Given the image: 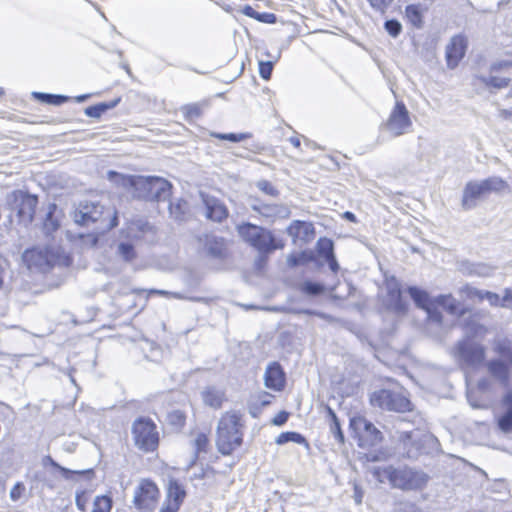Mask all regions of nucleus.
Here are the masks:
<instances>
[{"mask_svg": "<svg viewBox=\"0 0 512 512\" xmlns=\"http://www.w3.org/2000/svg\"><path fill=\"white\" fill-rule=\"evenodd\" d=\"M349 426L355 438H357L358 446L361 448L376 446L383 439L381 431L363 416L352 417Z\"/></svg>", "mask_w": 512, "mask_h": 512, "instance_id": "nucleus-8", "label": "nucleus"}, {"mask_svg": "<svg viewBox=\"0 0 512 512\" xmlns=\"http://www.w3.org/2000/svg\"><path fill=\"white\" fill-rule=\"evenodd\" d=\"M56 212L57 206L55 204H51L43 223V230L47 236H51L60 227V221L56 215Z\"/></svg>", "mask_w": 512, "mask_h": 512, "instance_id": "nucleus-31", "label": "nucleus"}, {"mask_svg": "<svg viewBox=\"0 0 512 512\" xmlns=\"http://www.w3.org/2000/svg\"><path fill=\"white\" fill-rule=\"evenodd\" d=\"M499 117L504 120H509L512 118V108L511 109H499Z\"/></svg>", "mask_w": 512, "mask_h": 512, "instance_id": "nucleus-64", "label": "nucleus"}, {"mask_svg": "<svg viewBox=\"0 0 512 512\" xmlns=\"http://www.w3.org/2000/svg\"><path fill=\"white\" fill-rule=\"evenodd\" d=\"M313 232L311 224L303 221L296 220L287 228V233L294 240L307 238Z\"/></svg>", "mask_w": 512, "mask_h": 512, "instance_id": "nucleus-30", "label": "nucleus"}, {"mask_svg": "<svg viewBox=\"0 0 512 512\" xmlns=\"http://www.w3.org/2000/svg\"><path fill=\"white\" fill-rule=\"evenodd\" d=\"M325 260L327 261L328 265H329V268L334 272L336 273L338 270H339V264L335 258V255H332L331 257H327L325 258Z\"/></svg>", "mask_w": 512, "mask_h": 512, "instance_id": "nucleus-62", "label": "nucleus"}, {"mask_svg": "<svg viewBox=\"0 0 512 512\" xmlns=\"http://www.w3.org/2000/svg\"><path fill=\"white\" fill-rule=\"evenodd\" d=\"M240 415L233 413L224 414L217 428V447L219 452L229 455L242 443L240 432Z\"/></svg>", "mask_w": 512, "mask_h": 512, "instance_id": "nucleus-6", "label": "nucleus"}, {"mask_svg": "<svg viewBox=\"0 0 512 512\" xmlns=\"http://www.w3.org/2000/svg\"><path fill=\"white\" fill-rule=\"evenodd\" d=\"M112 501L107 496H97L93 502L92 512H110Z\"/></svg>", "mask_w": 512, "mask_h": 512, "instance_id": "nucleus-38", "label": "nucleus"}, {"mask_svg": "<svg viewBox=\"0 0 512 512\" xmlns=\"http://www.w3.org/2000/svg\"><path fill=\"white\" fill-rule=\"evenodd\" d=\"M501 306L512 309V289L505 290V294L502 297Z\"/></svg>", "mask_w": 512, "mask_h": 512, "instance_id": "nucleus-59", "label": "nucleus"}, {"mask_svg": "<svg viewBox=\"0 0 512 512\" xmlns=\"http://www.w3.org/2000/svg\"><path fill=\"white\" fill-rule=\"evenodd\" d=\"M383 127L394 137L406 134L411 130L410 113L403 102H396Z\"/></svg>", "mask_w": 512, "mask_h": 512, "instance_id": "nucleus-11", "label": "nucleus"}, {"mask_svg": "<svg viewBox=\"0 0 512 512\" xmlns=\"http://www.w3.org/2000/svg\"><path fill=\"white\" fill-rule=\"evenodd\" d=\"M435 303L442 306L451 315H463L465 309L452 295H439L435 298Z\"/></svg>", "mask_w": 512, "mask_h": 512, "instance_id": "nucleus-25", "label": "nucleus"}, {"mask_svg": "<svg viewBox=\"0 0 512 512\" xmlns=\"http://www.w3.org/2000/svg\"><path fill=\"white\" fill-rule=\"evenodd\" d=\"M456 356L466 366L475 367L484 361L485 349L480 344L462 341L456 347Z\"/></svg>", "mask_w": 512, "mask_h": 512, "instance_id": "nucleus-13", "label": "nucleus"}, {"mask_svg": "<svg viewBox=\"0 0 512 512\" xmlns=\"http://www.w3.org/2000/svg\"><path fill=\"white\" fill-rule=\"evenodd\" d=\"M289 414L285 411L279 412L272 420V424L276 426H281L285 424L288 420Z\"/></svg>", "mask_w": 512, "mask_h": 512, "instance_id": "nucleus-57", "label": "nucleus"}, {"mask_svg": "<svg viewBox=\"0 0 512 512\" xmlns=\"http://www.w3.org/2000/svg\"><path fill=\"white\" fill-rule=\"evenodd\" d=\"M251 208L262 217L271 220L277 218H288L290 216L289 208L283 204H265L259 200H254L251 203Z\"/></svg>", "mask_w": 512, "mask_h": 512, "instance_id": "nucleus-18", "label": "nucleus"}, {"mask_svg": "<svg viewBox=\"0 0 512 512\" xmlns=\"http://www.w3.org/2000/svg\"><path fill=\"white\" fill-rule=\"evenodd\" d=\"M130 238L142 239L150 242L154 239L155 228L148 221L144 219H138L130 222Z\"/></svg>", "mask_w": 512, "mask_h": 512, "instance_id": "nucleus-22", "label": "nucleus"}, {"mask_svg": "<svg viewBox=\"0 0 512 512\" xmlns=\"http://www.w3.org/2000/svg\"><path fill=\"white\" fill-rule=\"evenodd\" d=\"M265 386L269 389L280 391L283 389L285 384L284 372L281 366L274 362L270 364L265 372L264 376Z\"/></svg>", "mask_w": 512, "mask_h": 512, "instance_id": "nucleus-21", "label": "nucleus"}, {"mask_svg": "<svg viewBox=\"0 0 512 512\" xmlns=\"http://www.w3.org/2000/svg\"><path fill=\"white\" fill-rule=\"evenodd\" d=\"M43 464L44 465L49 464L52 467L58 469L62 473L63 477L65 479H67V480L71 479V476L73 474L88 475V476H92L93 475V470L92 469H87V470H70L68 468H65V467L59 465L56 461H54L51 456L44 457Z\"/></svg>", "mask_w": 512, "mask_h": 512, "instance_id": "nucleus-35", "label": "nucleus"}, {"mask_svg": "<svg viewBox=\"0 0 512 512\" xmlns=\"http://www.w3.org/2000/svg\"><path fill=\"white\" fill-rule=\"evenodd\" d=\"M169 216L175 221H183L188 212V203L183 199H175L169 202Z\"/></svg>", "mask_w": 512, "mask_h": 512, "instance_id": "nucleus-33", "label": "nucleus"}, {"mask_svg": "<svg viewBox=\"0 0 512 512\" xmlns=\"http://www.w3.org/2000/svg\"><path fill=\"white\" fill-rule=\"evenodd\" d=\"M75 503L79 511L85 512L88 503L87 494L85 491L77 492L75 497Z\"/></svg>", "mask_w": 512, "mask_h": 512, "instance_id": "nucleus-53", "label": "nucleus"}, {"mask_svg": "<svg viewBox=\"0 0 512 512\" xmlns=\"http://www.w3.org/2000/svg\"><path fill=\"white\" fill-rule=\"evenodd\" d=\"M461 294L465 295L468 299H478L479 301L483 300V294L485 291L479 290L475 287H472L470 285H466L460 290Z\"/></svg>", "mask_w": 512, "mask_h": 512, "instance_id": "nucleus-44", "label": "nucleus"}, {"mask_svg": "<svg viewBox=\"0 0 512 512\" xmlns=\"http://www.w3.org/2000/svg\"><path fill=\"white\" fill-rule=\"evenodd\" d=\"M275 442L278 445H283L288 442L307 445L305 437L297 432H283L276 438Z\"/></svg>", "mask_w": 512, "mask_h": 512, "instance_id": "nucleus-37", "label": "nucleus"}, {"mask_svg": "<svg viewBox=\"0 0 512 512\" xmlns=\"http://www.w3.org/2000/svg\"><path fill=\"white\" fill-rule=\"evenodd\" d=\"M466 51V40L463 36L457 35L451 38L446 46L447 66L454 69L464 57Z\"/></svg>", "mask_w": 512, "mask_h": 512, "instance_id": "nucleus-19", "label": "nucleus"}, {"mask_svg": "<svg viewBox=\"0 0 512 512\" xmlns=\"http://www.w3.org/2000/svg\"><path fill=\"white\" fill-rule=\"evenodd\" d=\"M428 314V318L432 321L440 323L442 320V315L440 312L434 309V305L430 306V310H425Z\"/></svg>", "mask_w": 512, "mask_h": 512, "instance_id": "nucleus-60", "label": "nucleus"}, {"mask_svg": "<svg viewBox=\"0 0 512 512\" xmlns=\"http://www.w3.org/2000/svg\"><path fill=\"white\" fill-rule=\"evenodd\" d=\"M148 292L146 290H132L130 291V295L134 296V303L133 306L137 308L138 313L140 310H142L148 301Z\"/></svg>", "mask_w": 512, "mask_h": 512, "instance_id": "nucleus-40", "label": "nucleus"}, {"mask_svg": "<svg viewBox=\"0 0 512 512\" xmlns=\"http://www.w3.org/2000/svg\"><path fill=\"white\" fill-rule=\"evenodd\" d=\"M204 245L207 253L215 258H221L225 252V242L223 238L214 235H205Z\"/></svg>", "mask_w": 512, "mask_h": 512, "instance_id": "nucleus-24", "label": "nucleus"}, {"mask_svg": "<svg viewBox=\"0 0 512 512\" xmlns=\"http://www.w3.org/2000/svg\"><path fill=\"white\" fill-rule=\"evenodd\" d=\"M241 12H242L245 16L250 17V18H253V19H255V16H256V13H257V11H255V10H254L251 6H249V5H245V6L242 8Z\"/></svg>", "mask_w": 512, "mask_h": 512, "instance_id": "nucleus-63", "label": "nucleus"}, {"mask_svg": "<svg viewBox=\"0 0 512 512\" xmlns=\"http://www.w3.org/2000/svg\"><path fill=\"white\" fill-rule=\"evenodd\" d=\"M205 217L214 222H222L228 217V209L218 198L200 192Z\"/></svg>", "mask_w": 512, "mask_h": 512, "instance_id": "nucleus-15", "label": "nucleus"}, {"mask_svg": "<svg viewBox=\"0 0 512 512\" xmlns=\"http://www.w3.org/2000/svg\"><path fill=\"white\" fill-rule=\"evenodd\" d=\"M272 70V61H259V74L264 80H269L271 78Z\"/></svg>", "mask_w": 512, "mask_h": 512, "instance_id": "nucleus-50", "label": "nucleus"}, {"mask_svg": "<svg viewBox=\"0 0 512 512\" xmlns=\"http://www.w3.org/2000/svg\"><path fill=\"white\" fill-rule=\"evenodd\" d=\"M255 20H257L259 22H262V23L274 24L277 21V17L273 13H268V12L260 13V12H257L256 16H255Z\"/></svg>", "mask_w": 512, "mask_h": 512, "instance_id": "nucleus-54", "label": "nucleus"}, {"mask_svg": "<svg viewBox=\"0 0 512 512\" xmlns=\"http://www.w3.org/2000/svg\"><path fill=\"white\" fill-rule=\"evenodd\" d=\"M302 291L309 295H318L323 291V286L318 283L306 281L302 284Z\"/></svg>", "mask_w": 512, "mask_h": 512, "instance_id": "nucleus-48", "label": "nucleus"}, {"mask_svg": "<svg viewBox=\"0 0 512 512\" xmlns=\"http://www.w3.org/2000/svg\"><path fill=\"white\" fill-rule=\"evenodd\" d=\"M257 188L262 191L263 193L270 195V196H277L278 191L277 189L267 180H259L256 183Z\"/></svg>", "mask_w": 512, "mask_h": 512, "instance_id": "nucleus-49", "label": "nucleus"}, {"mask_svg": "<svg viewBox=\"0 0 512 512\" xmlns=\"http://www.w3.org/2000/svg\"><path fill=\"white\" fill-rule=\"evenodd\" d=\"M482 185L485 189V193L488 196L490 193H503L510 191L509 184L498 176H492L487 179L481 180Z\"/></svg>", "mask_w": 512, "mask_h": 512, "instance_id": "nucleus-27", "label": "nucleus"}, {"mask_svg": "<svg viewBox=\"0 0 512 512\" xmlns=\"http://www.w3.org/2000/svg\"><path fill=\"white\" fill-rule=\"evenodd\" d=\"M24 263L29 269L48 271L55 265L69 266L71 258L61 248L48 247L46 249H27L22 255Z\"/></svg>", "mask_w": 512, "mask_h": 512, "instance_id": "nucleus-5", "label": "nucleus"}, {"mask_svg": "<svg viewBox=\"0 0 512 512\" xmlns=\"http://www.w3.org/2000/svg\"><path fill=\"white\" fill-rule=\"evenodd\" d=\"M384 28L385 30L387 31V33L396 38L397 36H399V34L401 33L402 31V25L401 23L396 20V19H391V20H387L385 23H384Z\"/></svg>", "mask_w": 512, "mask_h": 512, "instance_id": "nucleus-45", "label": "nucleus"}, {"mask_svg": "<svg viewBox=\"0 0 512 512\" xmlns=\"http://www.w3.org/2000/svg\"><path fill=\"white\" fill-rule=\"evenodd\" d=\"M326 411H327V414L329 417L330 433L333 435V437L339 444H344L345 437H344L343 431L341 429L340 421H339L336 413L329 406H326Z\"/></svg>", "mask_w": 512, "mask_h": 512, "instance_id": "nucleus-32", "label": "nucleus"}, {"mask_svg": "<svg viewBox=\"0 0 512 512\" xmlns=\"http://www.w3.org/2000/svg\"><path fill=\"white\" fill-rule=\"evenodd\" d=\"M509 80L501 77H489L485 80L487 85L493 86L495 88H504L508 85Z\"/></svg>", "mask_w": 512, "mask_h": 512, "instance_id": "nucleus-55", "label": "nucleus"}, {"mask_svg": "<svg viewBox=\"0 0 512 512\" xmlns=\"http://www.w3.org/2000/svg\"><path fill=\"white\" fill-rule=\"evenodd\" d=\"M212 136L221 140H229L232 142H241L250 137L249 133H212Z\"/></svg>", "mask_w": 512, "mask_h": 512, "instance_id": "nucleus-41", "label": "nucleus"}, {"mask_svg": "<svg viewBox=\"0 0 512 512\" xmlns=\"http://www.w3.org/2000/svg\"><path fill=\"white\" fill-rule=\"evenodd\" d=\"M32 96L42 103L59 106L67 102L70 98L65 95L49 94L43 92H33Z\"/></svg>", "mask_w": 512, "mask_h": 512, "instance_id": "nucleus-36", "label": "nucleus"}, {"mask_svg": "<svg viewBox=\"0 0 512 512\" xmlns=\"http://www.w3.org/2000/svg\"><path fill=\"white\" fill-rule=\"evenodd\" d=\"M134 349H138L144 353L146 359L151 361H157L161 354L159 347L152 341L147 339H141L134 345Z\"/></svg>", "mask_w": 512, "mask_h": 512, "instance_id": "nucleus-29", "label": "nucleus"}, {"mask_svg": "<svg viewBox=\"0 0 512 512\" xmlns=\"http://www.w3.org/2000/svg\"><path fill=\"white\" fill-rule=\"evenodd\" d=\"M370 403L374 407L388 411L406 412L411 410V402L406 396L388 389L373 392L370 396Z\"/></svg>", "mask_w": 512, "mask_h": 512, "instance_id": "nucleus-10", "label": "nucleus"}, {"mask_svg": "<svg viewBox=\"0 0 512 512\" xmlns=\"http://www.w3.org/2000/svg\"><path fill=\"white\" fill-rule=\"evenodd\" d=\"M493 272V268L487 264H482V263H478V264H473L469 273L472 274V275H477V276H481V277H487L489 275H491Z\"/></svg>", "mask_w": 512, "mask_h": 512, "instance_id": "nucleus-43", "label": "nucleus"}, {"mask_svg": "<svg viewBox=\"0 0 512 512\" xmlns=\"http://www.w3.org/2000/svg\"><path fill=\"white\" fill-rule=\"evenodd\" d=\"M317 250L319 255L324 259L327 257H331L332 255H334L333 242L330 239L321 238L317 242Z\"/></svg>", "mask_w": 512, "mask_h": 512, "instance_id": "nucleus-39", "label": "nucleus"}, {"mask_svg": "<svg viewBox=\"0 0 512 512\" xmlns=\"http://www.w3.org/2000/svg\"><path fill=\"white\" fill-rule=\"evenodd\" d=\"M237 230L240 237L259 252L261 261H265L266 255L273 251L284 248L283 240L277 239L271 231L261 226L244 223Z\"/></svg>", "mask_w": 512, "mask_h": 512, "instance_id": "nucleus-4", "label": "nucleus"}, {"mask_svg": "<svg viewBox=\"0 0 512 512\" xmlns=\"http://www.w3.org/2000/svg\"><path fill=\"white\" fill-rule=\"evenodd\" d=\"M467 333H470L473 336H480L486 333V329L482 325L474 324L471 328L467 327Z\"/></svg>", "mask_w": 512, "mask_h": 512, "instance_id": "nucleus-58", "label": "nucleus"}, {"mask_svg": "<svg viewBox=\"0 0 512 512\" xmlns=\"http://www.w3.org/2000/svg\"><path fill=\"white\" fill-rule=\"evenodd\" d=\"M160 498L157 485L150 479H141L134 488L133 503L141 512H153Z\"/></svg>", "mask_w": 512, "mask_h": 512, "instance_id": "nucleus-9", "label": "nucleus"}, {"mask_svg": "<svg viewBox=\"0 0 512 512\" xmlns=\"http://www.w3.org/2000/svg\"><path fill=\"white\" fill-rule=\"evenodd\" d=\"M202 399L206 405L218 409L224 400V392L215 387H207L202 391Z\"/></svg>", "mask_w": 512, "mask_h": 512, "instance_id": "nucleus-28", "label": "nucleus"}, {"mask_svg": "<svg viewBox=\"0 0 512 512\" xmlns=\"http://www.w3.org/2000/svg\"><path fill=\"white\" fill-rule=\"evenodd\" d=\"M483 300H487L492 306H501L502 298L494 292L485 291Z\"/></svg>", "mask_w": 512, "mask_h": 512, "instance_id": "nucleus-56", "label": "nucleus"}, {"mask_svg": "<svg viewBox=\"0 0 512 512\" xmlns=\"http://www.w3.org/2000/svg\"><path fill=\"white\" fill-rule=\"evenodd\" d=\"M309 260L305 252L298 254H291L287 257V263L291 267H295L300 264H304Z\"/></svg>", "mask_w": 512, "mask_h": 512, "instance_id": "nucleus-51", "label": "nucleus"}, {"mask_svg": "<svg viewBox=\"0 0 512 512\" xmlns=\"http://www.w3.org/2000/svg\"><path fill=\"white\" fill-rule=\"evenodd\" d=\"M373 10L384 15L391 7L394 0H367Z\"/></svg>", "mask_w": 512, "mask_h": 512, "instance_id": "nucleus-42", "label": "nucleus"}, {"mask_svg": "<svg viewBox=\"0 0 512 512\" xmlns=\"http://www.w3.org/2000/svg\"><path fill=\"white\" fill-rule=\"evenodd\" d=\"M486 368L490 376L502 386L507 387L509 385L510 370L505 362L500 359H493L486 363Z\"/></svg>", "mask_w": 512, "mask_h": 512, "instance_id": "nucleus-20", "label": "nucleus"}, {"mask_svg": "<svg viewBox=\"0 0 512 512\" xmlns=\"http://www.w3.org/2000/svg\"><path fill=\"white\" fill-rule=\"evenodd\" d=\"M108 108L109 106L107 104L100 103L97 105L87 107L85 109V114L88 117L99 118Z\"/></svg>", "mask_w": 512, "mask_h": 512, "instance_id": "nucleus-46", "label": "nucleus"}, {"mask_svg": "<svg viewBox=\"0 0 512 512\" xmlns=\"http://www.w3.org/2000/svg\"><path fill=\"white\" fill-rule=\"evenodd\" d=\"M74 221L81 226L96 225L95 232L86 236L90 246H95L101 234L111 230L118 225L116 211L105 208L98 201L83 200L79 202L74 211Z\"/></svg>", "mask_w": 512, "mask_h": 512, "instance_id": "nucleus-1", "label": "nucleus"}, {"mask_svg": "<svg viewBox=\"0 0 512 512\" xmlns=\"http://www.w3.org/2000/svg\"><path fill=\"white\" fill-rule=\"evenodd\" d=\"M172 184L162 177L130 175V196L146 201H165L170 198Z\"/></svg>", "mask_w": 512, "mask_h": 512, "instance_id": "nucleus-3", "label": "nucleus"}, {"mask_svg": "<svg viewBox=\"0 0 512 512\" xmlns=\"http://www.w3.org/2000/svg\"><path fill=\"white\" fill-rule=\"evenodd\" d=\"M208 440L207 437L204 434H199L197 438L195 439V446L197 448V451H201L205 448Z\"/></svg>", "mask_w": 512, "mask_h": 512, "instance_id": "nucleus-61", "label": "nucleus"}, {"mask_svg": "<svg viewBox=\"0 0 512 512\" xmlns=\"http://www.w3.org/2000/svg\"><path fill=\"white\" fill-rule=\"evenodd\" d=\"M386 288L387 296L385 302L388 308L397 314L406 313L408 305L402 298L399 283L395 279H392L387 281Z\"/></svg>", "mask_w": 512, "mask_h": 512, "instance_id": "nucleus-17", "label": "nucleus"}, {"mask_svg": "<svg viewBox=\"0 0 512 512\" xmlns=\"http://www.w3.org/2000/svg\"><path fill=\"white\" fill-rule=\"evenodd\" d=\"M427 8L422 4H410L405 7V16L416 28L423 26V15Z\"/></svg>", "mask_w": 512, "mask_h": 512, "instance_id": "nucleus-26", "label": "nucleus"}, {"mask_svg": "<svg viewBox=\"0 0 512 512\" xmlns=\"http://www.w3.org/2000/svg\"><path fill=\"white\" fill-rule=\"evenodd\" d=\"M203 109V104L194 103L186 105L183 108V111L185 112L186 116L188 118H197L201 115Z\"/></svg>", "mask_w": 512, "mask_h": 512, "instance_id": "nucleus-47", "label": "nucleus"}, {"mask_svg": "<svg viewBox=\"0 0 512 512\" xmlns=\"http://www.w3.org/2000/svg\"><path fill=\"white\" fill-rule=\"evenodd\" d=\"M407 292L416 306L423 310H430V306H433L435 303V299L433 300L427 291L418 287L410 286L408 287Z\"/></svg>", "mask_w": 512, "mask_h": 512, "instance_id": "nucleus-23", "label": "nucleus"}, {"mask_svg": "<svg viewBox=\"0 0 512 512\" xmlns=\"http://www.w3.org/2000/svg\"><path fill=\"white\" fill-rule=\"evenodd\" d=\"M495 351L509 363V356L512 355V350L507 343H497L495 346Z\"/></svg>", "mask_w": 512, "mask_h": 512, "instance_id": "nucleus-52", "label": "nucleus"}, {"mask_svg": "<svg viewBox=\"0 0 512 512\" xmlns=\"http://www.w3.org/2000/svg\"><path fill=\"white\" fill-rule=\"evenodd\" d=\"M486 197L481 180L469 181L463 189L461 206L466 211L471 210L477 206L480 200Z\"/></svg>", "mask_w": 512, "mask_h": 512, "instance_id": "nucleus-16", "label": "nucleus"}, {"mask_svg": "<svg viewBox=\"0 0 512 512\" xmlns=\"http://www.w3.org/2000/svg\"><path fill=\"white\" fill-rule=\"evenodd\" d=\"M504 404L507 406L506 413L499 419L498 424L502 431L512 430V389L504 396Z\"/></svg>", "mask_w": 512, "mask_h": 512, "instance_id": "nucleus-34", "label": "nucleus"}, {"mask_svg": "<svg viewBox=\"0 0 512 512\" xmlns=\"http://www.w3.org/2000/svg\"><path fill=\"white\" fill-rule=\"evenodd\" d=\"M374 476L381 483L387 480L392 487L407 491L423 489L429 479L428 475L422 471L409 467L394 468L393 466L375 468Z\"/></svg>", "mask_w": 512, "mask_h": 512, "instance_id": "nucleus-2", "label": "nucleus"}, {"mask_svg": "<svg viewBox=\"0 0 512 512\" xmlns=\"http://www.w3.org/2000/svg\"><path fill=\"white\" fill-rule=\"evenodd\" d=\"M134 445L143 453H153L159 445V432L156 424L146 417H139L132 427Z\"/></svg>", "mask_w": 512, "mask_h": 512, "instance_id": "nucleus-7", "label": "nucleus"}, {"mask_svg": "<svg viewBox=\"0 0 512 512\" xmlns=\"http://www.w3.org/2000/svg\"><path fill=\"white\" fill-rule=\"evenodd\" d=\"M186 497V491L177 480L170 479L167 486L166 500L159 512H177Z\"/></svg>", "mask_w": 512, "mask_h": 512, "instance_id": "nucleus-14", "label": "nucleus"}, {"mask_svg": "<svg viewBox=\"0 0 512 512\" xmlns=\"http://www.w3.org/2000/svg\"><path fill=\"white\" fill-rule=\"evenodd\" d=\"M11 197L13 198V209L17 212L18 221L25 226L29 225L34 218L38 203L37 197L20 190L14 191Z\"/></svg>", "mask_w": 512, "mask_h": 512, "instance_id": "nucleus-12", "label": "nucleus"}]
</instances>
